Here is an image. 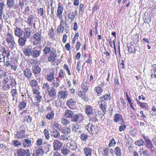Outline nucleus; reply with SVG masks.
<instances>
[{
    "label": "nucleus",
    "mask_w": 156,
    "mask_h": 156,
    "mask_svg": "<svg viewBox=\"0 0 156 156\" xmlns=\"http://www.w3.org/2000/svg\"><path fill=\"white\" fill-rule=\"evenodd\" d=\"M39 155H40L44 154V151L43 150L40 148H38L37 150L34 151Z\"/></svg>",
    "instance_id": "obj_47"
},
{
    "label": "nucleus",
    "mask_w": 156,
    "mask_h": 156,
    "mask_svg": "<svg viewBox=\"0 0 156 156\" xmlns=\"http://www.w3.org/2000/svg\"><path fill=\"white\" fill-rule=\"evenodd\" d=\"M23 73L25 77L27 78L31 77L32 75L31 70L29 68H27L23 71Z\"/></svg>",
    "instance_id": "obj_18"
},
{
    "label": "nucleus",
    "mask_w": 156,
    "mask_h": 156,
    "mask_svg": "<svg viewBox=\"0 0 156 156\" xmlns=\"http://www.w3.org/2000/svg\"><path fill=\"white\" fill-rule=\"evenodd\" d=\"M7 76V74L5 71L3 70L0 71V78H2Z\"/></svg>",
    "instance_id": "obj_50"
},
{
    "label": "nucleus",
    "mask_w": 156,
    "mask_h": 156,
    "mask_svg": "<svg viewBox=\"0 0 156 156\" xmlns=\"http://www.w3.org/2000/svg\"><path fill=\"white\" fill-rule=\"evenodd\" d=\"M114 152L116 156H121V152L119 147H115Z\"/></svg>",
    "instance_id": "obj_33"
},
{
    "label": "nucleus",
    "mask_w": 156,
    "mask_h": 156,
    "mask_svg": "<svg viewBox=\"0 0 156 156\" xmlns=\"http://www.w3.org/2000/svg\"><path fill=\"white\" fill-rule=\"evenodd\" d=\"M23 31V30L20 28L17 27L16 29H15V34L16 35L19 37H21Z\"/></svg>",
    "instance_id": "obj_20"
},
{
    "label": "nucleus",
    "mask_w": 156,
    "mask_h": 156,
    "mask_svg": "<svg viewBox=\"0 0 156 156\" xmlns=\"http://www.w3.org/2000/svg\"><path fill=\"white\" fill-rule=\"evenodd\" d=\"M41 53V49L39 48L35 47L32 50L31 56L34 58H36L40 56Z\"/></svg>",
    "instance_id": "obj_3"
},
{
    "label": "nucleus",
    "mask_w": 156,
    "mask_h": 156,
    "mask_svg": "<svg viewBox=\"0 0 156 156\" xmlns=\"http://www.w3.org/2000/svg\"><path fill=\"white\" fill-rule=\"evenodd\" d=\"M66 147L70 150L75 151L77 148L76 144L74 141L71 140L70 142L68 143L66 145Z\"/></svg>",
    "instance_id": "obj_9"
},
{
    "label": "nucleus",
    "mask_w": 156,
    "mask_h": 156,
    "mask_svg": "<svg viewBox=\"0 0 156 156\" xmlns=\"http://www.w3.org/2000/svg\"><path fill=\"white\" fill-rule=\"evenodd\" d=\"M11 95L13 98L12 100V101H13L15 100L16 98H17L16 96L17 94V90L16 89H13L12 90L11 92Z\"/></svg>",
    "instance_id": "obj_32"
},
{
    "label": "nucleus",
    "mask_w": 156,
    "mask_h": 156,
    "mask_svg": "<svg viewBox=\"0 0 156 156\" xmlns=\"http://www.w3.org/2000/svg\"><path fill=\"white\" fill-rule=\"evenodd\" d=\"M100 103V104H99L103 112L105 113L106 111L107 104L105 101L102 100H101Z\"/></svg>",
    "instance_id": "obj_21"
},
{
    "label": "nucleus",
    "mask_w": 156,
    "mask_h": 156,
    "mask_svg": "<svg viewBox=\"0 0 156 156\" xmlns=\"http://www.w3.org/2000/svg\"><path fill=\"white\" fill-rule=\"evenodd\" d=\"M26 106V103L24 101H22L20 103L19 108L20 110L25 108Z\"/></svg>",
    "instance_id": "obj_39"
},
{
    "label": "nucleus",
    "mask_w": 156,
    "mask_h": 156,
    "mask_svg": "<svg viewBox=\"0 0 156 156\" xmlns=\"http://www.w3.org/2000/svg\"><path fill=\"white\" fill-rule=\"evenodd\" d=\"M82 89L83 90V93L85 94L88 90V87L86 85L85 83L82 84L81 85Z\"/></svg>",
    "instance_id": "obj_37"
},
{
    "label": "nucleus",
    "mask_w": 156,
    "mask_h": 156,
    "mask_svg": "<svg viewBox=\"0 0 156 156\" xmlns=\"http://www.w3.org/2000/svg\"><path fill=\"white\" fill-rule=\"evenodd\" d=\"M68 94L66 90L60 91L58 92V97L59 99H64L68 96Z\"/></svg>",
    "instance_id": "obj_10"
},
{
    "label": "nucleus",
    "mask_w": 156,
    "mask_h": 156,
    "mask_svg": "<svg viewBox=\"0 0 156 156\" xmlns=\"http://www.w3.org/2000/svg\"><path fill=\"white\" fill-rule=\"evenodd\" d=\"M44 132L46 139L48 140L50 138V135L48 130L45 129L44 130Z\"/></svg>",
    "instance_id": "obj_49"
},
{
    "label": "nucleus",
    "mask_w": 156,
    "mask_h": 156,
    "mask_svg": "<svg viewBox=\"0 0 156 156\" xmlns=\"http://www.w3.org/2000/svg\"><path fill=\"white\" fill-rule=\"evenodd\" d=\"M128 51L131 53H135L136 49L135 47L132 45H131L129 46L128 47Z\"/></svg>",
    "instance_id": "obj_40"
},
{
    "label": "nucleus",
    "mask_w": 156,
    "mask_h": 156,
    "mask_svg": "<svg viewBox=\"0 0 156 156\" xmlns=\"http://www.w3.org/2000/svg\"><path fill=\"white\" fill-rule=\"evenodd\" d=\"M62 153L65 155H67L70 152L69 150L66 147H64L61 150Z\"/></svg>",
    "instance_id": "obj_36"
},
{
    "label": "nucleus",
    "mask_w": 156,
    "mask_h": 156,
    "mask_svg": "<svg viewBox=\"0 0 156 156\" xmlns=\"http://www.w3.org/2000/svg\"><path fill=\"white\" fill-rule=\"evenodd\" d=\"M49 86L50 85L48 83H45L43 84V88L47 90L50 88Z\"/></svg>",
    "instance_id": "obj_61"
},
{
    "label": "nucleus",
    "mask_w": 156,
    "mask_h": 156,
    "mask_svg": "<svg viewBox=\"0 0 156 156\" xmlns=\"http://www.w3.org/2000/svg\"><path fill=\"white\" fill-rule=\"evenodd\" d=\"M70 122V121L67 119H63L61 120V122L64 125H66Z\"/></svg>",
    "instance_id": "obj_59"
},
{
    "label": "nucleus",
    "mask_w": 156,
    "mask_h": 156,
    "mask_svg": "<svg viewBox=\"0 0 156 156\" xmlns=\"http://www.w3.org/2000/svg\"><path fill=\"white\" fill-rule=\"evenodd\" d=\"M104 84V83L103 84L101 83L99 85L98 87H96L95 88V90L97 92L98 96L99 95L98 94H100L103 91V90L102 89L101 87Z\"/></svg>",
    "instance_id": "obj_24"
},
{
    "label": "nucleus",
    "mask_w": 156,
    "mask_h": 156,
    "mask_svg": "<svg viewBox=\"0 0 156 156\" xmlns=\"http://www.w3.org/2000/svg\"><path fill=\"white\" fill-rule=\"evenodd\" d=\"M48 95L52 99H55L56 97V90L54 88H52L48 91Z\"/></svg>",
    "instance_id": "obj_19"
},
{
    "label": "nucleus",
    "mask_w": 156,
    "mask_h": 156,
    "mask_svg": "<svg viewBox=\"0 0 156 156\" xmlns=\"http://www.w3.org/2000/svg\"><path fill=\"white\" fill-rule=\"evenodd\" d=\"M146 142V147L147 148H152L153 147V145L150 139Z\"/></svg>",
    "instance_id": "obj_45"
},
{
    "label": "nucleus",
    "mask_w": 156,
    "mask_h": 156,
    "mask_svg": "<svg viewBox=\"0 0 156 156\" xmlns=\"http://www.w3.org/2000/svg\"><path fill=\"white\" fill-rule=\"evenodd\" d=\"M85 112L86 114L88 116L93 115L95 113V111H94L93 108L90 105H87L85 109Z\"/></svg>",
    "instance_id": "obj_8"
},
{
    "label": "nucleus",
    "mask_w": 156,
    "mask_h": 156,
    "mask_svg": "<svg viewBox=\"0 0 156 156\" xmlns=\"http://www.w3.org/2000/svg\"><path fill=\"white\" fill-rule=\"evenodd\" d=\"M10 80V78H9L7 76H5V77L4 78V80L3 81V83L5 84H6Z\"/></svg>",
    "instance_id": "obj_62"
},
{
    "label": "nucleus",
    "mask_w": 156,
    "mask_h": 156,
    "mask_svg": "<svg viewBox=\"0 0 156 156\" xmlns=\"http://www.w3.org/2000/svg\"><path fill=\"white\" fill-rule=\"evenodd\" d=\"M12 142L13 143V145L16 147H18L21 145V142L17 140H15L13 141Z\"/></svg>",
    "instance_id": "obj_54"
},
{
    "label": "nucleus",
    "mask_w": 156,
    "mask_h": 156,
    "mask_svg": "<svg viewBox=\"0 0 156 156\" xmlns=\"http://www.w3.org/2000/svg\"><path fill=\"white\" fill-rule=\"evenodd\" d=\"M79 116L78 115L76 114L73 117H72V118L71 119V121L72 122H77L78 121V119L79 118Z\"/></svg>",
    "instance_id": "obj_41"
},
{
    "label": "nucleus",
    "mask_w": 156,
    "mask_h": 156,
    "mask_svg": "<svg viewBox=\"0 0 156 156\" xmlns=\"http://www.w3.org/2000/svg\"><path fill=\"white\" fill-rule=\"evenodd\" d=\"M25 128L24 126H22L19 131H17L16 135V137L18 138H23L25 135Z\"/></svg>",
    "instance_id": "obj_4"
},
{
    "label": "nucleus",
    "mask_w": 156,
    "mask_h": 156,
    "mask_svg": "<svg viewBox=\"0 0 156 156\" xmlns=\"http://www.w3.org/2000/svg\"><path fill=\"white\" fill-rule=\"evenodd\" d=\"M61 133L65 135H67L69 134L71 132V129L70 128L67 127H63L61 130Z\"/></svg>",
    "instance_id": "obj_22"
},
{
    "label": "nucleus",
    "mask_w": 156,
    "mask_h": 156,
    "mask_svg": "<svg viewBox=\"0 0 156 156\" xmlns=\"http://www.w3.org/2000/svg\"><path fill=\"white\" fill-rule=\"evenodd\" d=\"M116 144V142L115 141V140L114 139H112V140H111L108 146L110 147H112L113 146Z\"/></svg>",
    "instance_id": "obj_64"
},
{
    "label": "nucleus",
    "mask_w": 156,
    "mask_h": 156,
    "mask_svg": "<svg viewBox=\"0 0 156 156\" xmlns=\"http://www.w3.org/2000/svg\"><path fill=\"white\" fill-rule=\"evenodd\" d=\"M42 37L41 36V33H37L35 34L34 35V38L37 41H41Z\"/></svg>",
    "instance_id": "obj_29"
},
{
    "label": "nucleus",
    "mask_w": 156,
    "mask_h": 156,
    "mask_svg": "<svg viewBox=\"0 0 156 156\" xmlns=\"http://www.w3.org/2000/svg\"><path fill=\"white\" fill-rule=\"evenodd\" d=\"M73 112V111L69 110H66L65 112V117L67 118H69L70 115L72 114Z\"/></svg>",
    "instance_id": "obj_53"
},
{
    "label": "nucleus",
    "mask_w": 156,
    "mask_h": 156,
    "mask_svg": "<svg viewBox=\"0 0 156 156\" xmlns=\"http://www.w3.org/2000/svg\"><path fill=\"white\" fill-rule=\"evenodd\" d=\"M31 33V32L30 28H25L23 37H25L27 39H28L30 37Z\"/></svg>",
    "instance_id": "obj_17"
},
{
    "label": "nucleus",
    "mask_w": 156,
    "mask_h": 156,
    "mask_svg": "<svg viewBox=\"0 0 156 156\" xmlns=\"http://www.w3.org/2000/svg\"><path fill=\"white\" fill-rule=\"evenodd\" d=\"M34 17L33 15H31L29 17L28 19V23L30 25L32 26L33 25L34 27L35 26V23H34L33 22V19Z\"/></svg>",
    "instance_id": "obj_28"
},
{
    "label": "nucleus",
    "mask_w": 156,
    "mask_h": 156,
    "mask_svg": "<svg viewBox=\"0 0 156 156\" xmlns=\"http://www.w3.org/2000/svg\"><path fill=\"white\" fill-rule=\"evenodd\" d=\"M10 78L11 80V83L10 85L11 87H13L15 86L17 84V83L15 79L13 78L12 76H10Z\"/></svg>",
    "instance_id": "obj_34"
},
{
    "label": "nucleus",
    "mask_w": 156,
    "mask_h": 156,
    "mask_svg": "<svg viewBox=\"0 0 156 156\" xmlns=\"http://www.w3.org/2000/svg\"><path fill=\"white\" fill-rule=\"evenodd\" d=\"M60 133L57 129H53L51 132V135L55 138L58 139L60 136Z\"/></svg>",
    "instance_id": "obj_16"
},
{
    "label": "nucleus",
    "mask_w": 156,
    "mask_h": 156,
    "mask_svg": "<svg viewBox=\"0 0 156 156\" xmlns=\"http://www.w3.org/2000/svg\"><path fill=\"white\" fill-rule=\"evenodd\" d=\"M13 39L12 35L10 33H8L6 38V41L8 43H11Z\"/></svg>",
    "instance_id": "obj_30"
},
{
    "label": "nucleus",
    "mask_w": 156,
    "mask_h": 156,
    "mask_svg": "<svg viewBox=\"0 0 156 156\" xmlns=\"http://www.w3.org/2000/svg\"><path fill=\"white\" fill-rule=\"evenodd\" d=\"M32 142L30 139H25L23 140L22 144L24 147H28L32 145Z\"/></svg>",
    "instance_id": "obj_11"
},
{
    "label": "nucleus",
    "mask_w": 156,
    "mask_h": 156,
    "mask_svg": "<svg viewBox=\"0 0 156 156\" xmlns=\"http://www.w3.org/2000/svg\"><path fill=\"white\" fill-rule=\"evenodd\" d=\"M14 2V0H7L6 4L8 7L12 8L13 7Z\"/></svg>",
    "instance_id": "obj_31"
},
{
    "label": "nucleus",
    "mask_w": 156,
    "mask_h": 156,
    "mask_svg": "<svg viewBox=\"0 0 156 156\" xmlns=\"http://www.w3.org/2000/svg\"><path fill=\"white\" fill-rule=\"evenodd\" d=\"M144 141L141 139L137 140L135 142V144L138 146H143L144 144Z\"/></svg>",
    "instance_id": "obj_42"
},
{
    "label": "nucleus",
    "mask_w": 156,
    "mask_h": 156,
    "mask_svg": "<svg viewBox=\"0 0 156 156\" xmlns=\"http://www.w3.org/2000/svg\"><path fill=\"white\" fill-rule=\"evenodd\" d=\"M57 55L55 50H52L49 54L48 58V61L51 62H53L57 59Z\"/></svg>",
    "instance_id": "obj_2"
},
{
    "label": "nucleus",
    "mask_w": 156,
    "mask_h": 156,
    "mask_svg": "<svg viewBox=\"0 0 156 156\" xmlns=\"http://www.w3.org/2000/svg\"><path fill=\"white\" fill-rule=\"evenodd\" d=\"M24 150L23 149H20L18 150V156H24Z\"/></svg>",
    "instance_id": "obj_51"
},
{
    "label": "nucleus",
    "mask_w": 156,
    "mask_h": 156,
    "mask_svg": "<svg viewBox=\"0 0 156 156\" xmlns=\"http://www.w3.org/2000/svg\"><path fill=\"white\" fill-rule=\"evenodd\" d=\"M54 112H52L48 113L46 115V118L48 119H53L54 117Z\"/></svg>",
    "instance_id": "obj_44"
},
{
    "label": "nucleus",
    "mask_w": 156,
    "mask_h": 156,
    "mask_svg": "<svg viewBox=\"0 0 156 156\" xmlns=\"http://www.w3.org/2000/svg\"><path fill=\"white\" fill-rule=\"evenodd\" d=\"M59 77L61 78H63L66 76L65 73H64L63 70L62 69L59 71Z\"/></svg>",
    "instance_id": "obj_56"
},
{
    "label": "nucleus",
    "mask_w": 156,
    "mask_h": 156,
    "mask_svg": "<svg viewBox=\"0 0 156 156\" xmlns=\"http://www.w3.org/2000/svg\"><path fill=\"white\" fill-rule=\"evenodd\" d=\"M44 54L47 55L51 51V48L50 47L45 46L43 49Z\"/></svg>",
    "instance_id": "obj_35"
},
{
    "label": "nucleus",
    "mask_w": 156,
    "mask_h": 156,
    "mask_svg": "<svg viewBox=\"0 0 156 156\" xmlns=\"http://www.w3.org/2000/svg\"><path fill=\"white\" fill-rule=\"evenodd\" d=\"M25 120L28 123H30L32 121V117H30V115H28L25 116Z\"/></svg>",
    "instance_id": "obj_57"
},
{
    "label": "nucleus",
    "mask_w": 156,
    "mask_h": 156,
    "mask_svg": "<svg viewBox=\"0 0 156 156\" xmlns=\"http://www.w3.org/2000/svg\"><path fill=\"white\" fill-rule=\"evenodd\" d=\"M4 91H7L10 88V85L9 84H5L2 87Z\"/></svg>",
    "instance_id": "obj_58"
},
{
    "label": "nucleus",
    "mask_w": 156,
    "mask_h": 156,
    "mask_svg": "<svg viewBox=\"0 0 156 156\" xmlns=\"http://www.w3.org/2000/svg\"><path fill=\"white\" fill-rule=\"evenodd\" d=\"M52 128L55 129L56 128L60 130L61 128V126L56 122H54L52 126Z\"/></svg>",
    "instance_id": "obj_43"
},
{
    "label": "nucleus",
    "mask_w": 156,
    "mask_h": 156,
    "mask_svg": "<svg viewBox=\"0 0 156 156\" xmlns=\"http://www.w3.org/2000/svg\"><path fill=\"white\" fill-rule=\"evenodd\" d=\"M84 152L86 156H91V149L90 148L86 147L83 149Z\"/></svg>",
    "instance_id": "obj_23"
},
{
    "label": "nucleus",
    "mask_w": 156,
    "mask_h": 156,
    "mask_svg": "<svg viewBox=\"0 0 156 156\" xmlns=\"http://www.w3.org/2000/svg\"><path fill=\"white\" fill-rule=\"evenodd\" d=\"M87 129L89 133L92 135L96 134L98 132L100 127L97 125H93L92 124H88Z\"/></svg>",
    "instance_id": "obj_1"
},
{
    "label": "nucleus",
    "mask_w": 156,
    "mask_h": 156,
    "mask_svg": "<svg viewBox=\"0 0 156 156\" xmlns=\"http://www.w3.org/2000/svg\"><path fill=\"white\" fill-rule=\"evenodd\" d=\"M5 4L4 3L0 2V17H1L3 14V11L4 8Z\"/></svg>",
    "instance_id": "obj_46"
},
{
    "label": "nucleus",
    "mask_w": 156,
    "mask_h": 156,
    "mask_svg": "<svg viewBox=\"0 0 156 156\" xmlns=\"http://www.w3.org/2000/svg\"><path fill=\"white\" fill-rule=\"evenodd\" d=\"M88 137L87 135L83 133L81 135L80 138L83 141H86L88 139Z\"/></svg>",
    "instance_id": "obj_52"
},
{
    "label": "nucleus",
    "mask_w": 156,
    "mask_h": 156,
    "mask_svg": "<svg viewBox=\"0 0 156 156\" xmlns=\"http://www.w3.org/2000/svg\"><path fill=\"white\" fill-rule=\"evenodd\" d=\"M41 69V68L36 64L34 63L32 65V70L35 75L40 73Z\"/></svg>",
    "instance_id": "obj_7"
},
{
    "label": "nucleus",
    "mask_w": 156,
    "mask_h": 156,
    "mask_svg": "<svg viewBox=\"0 0 156 156\" xmlns=\"http://www.w3.org/2000/svg\"><path fill=\"white\" fill-rule=\"evenodd\" d=\"M152 69L151 70V76L153 75L154 77L156 78V64H154L151 66Z\"/></svg>",
    "instance_id": "obj_26"
},
{
    "label": "nucleus",
    "mask_w": 156,
    "mask_h": 156,
    "mask_svg": "<svg viewBox=\"0 0 156 156\" xmlns=\"http://www.w3.org/2000/svg\"><path fill=\"white\" fill-rule=\"evenodd\" d=\"M62 23H61V21H60V25L58 26V27L57 28V31L58 33L61 32L62 33L64 31V30L63 28H62Z\"/></svg>",
    "instance_id": "obj_48"
},
{
    "label": "nucleus",
    "mask_w": 156,
    "mask_h": 156,
    "mask_svg": "<svg viewBox=\"0 0 156 156\" xmlns=\"http://www.w3.org/2000/svg\"><path fill=\"white\" fill-rule=\"evenodd\" d=\"M76 101L74 99L71 98L68 100L66 102V105L70 108L74 109L76 107Z\"/></svg>",
    "instance_id": "obj_6"
},
{
    "label": "nucleus",
    "mask_w": 156,
    "mask_h": 156,
    "mask_svg": "<svg viewBox=\"0 0 156 156\" xmlns=\"http://www.w3.org/2000/svg\"><path fill=\"white\" fill-rule=\"evenodd\" d=\"M55 72L52 71L50 72L46 76V79L47 80L50 82H52L55 81L54 80Z\"/></svg>",
    "instance_id": "obj_14"
},
{
    "label": "nucleus",
    "mask_w": 156,
    "mask_h": 156,
    "mask_svg": "<svg viewBox=\"0 0 156 156\" xmlns=\"http://www.w3.org/2000/svg\"><path fill=\"white\" fill-rule=\"evenodd\" d=\"M30 84L32 87H35L38 85V83L36 80H33L30 82Z\"/></svg>",
    "instance_id": "obj_55"
},
{
    "label": "nucleus",
    "mask_w": 156,
    "mask_h": 156,
    "mask_svg": "<svg viewBox=\"0 0 156 156\" xmlns=\"http://www.w3.org/2000/svg\"><path fill=\"white\" fill-rule=\"evenodd\" d=\"M54 30L52 28L51 29H50L49 30V32H48V35H49L50 37H53L54 36Z\"/></svg>",
    "instance_id": "obj_60"
},
{
    "label": "nucleus",
    "mask_w": 156,
    "mask_h": 156,
    "mask_svg": "<svg viewBox=\"0 0 156 156\" xmlns=\"http://www.w3.org/2000/svg\"><path fill=\"white\" fill-rule=\"evenodd\" d=\"M36 144L37 146H40L42 144L43 140L41 138L38 139L36 141Z\"/></svg>",
    "instance_id": "obj_63"
},
{
    "label": "nucleus",
    "mask_w": 156,
    "mask_h": 156,
    "mask_svg": "<svg viewBox=\"0 0 156 156\" xmlns=\"http://www.w3.org/2000/svg\"><path fill=\"white\" fill-rule=\"evenodd\" d=\"M81 126L78 124L73 125L72 126V131L75 133H80L82 131L80 130Z\"/></svg>",
    "instance_id": "obj_13"
},
{
    "label": "nucleus",
    "mask_w": 156,
    "mask_h": 156,
    "mask_svg": "<svg viewBox=\"0 0 156 156\" xmlns=\"http://www.w3.org/2000/svg\"><path fill=\"white\" fill-rule=\"evenodd\" d=\"M27 41V39L23 37H19L18 40V43L19 45L21 47L24 46Z\"/></svg>",
    "instance_id": "obj_12"
},
{
    "label": "nucleus",
    "mask_w": 156,
    "mask_h": 156,
    "mask_svg": "<svg viewBox=\"0 0 156 156\" xmlns=\"http://www.w3.org/2000/svg\"><path fill=\"white\" fill-rule=\"evenodd\" d=\"M32 50L30 48H25L23 49V52L26 56L30 57L31 55V53Z\"/></svg>",
    "instance_id": "obj_27"
},
{
    "label": "nucleus",
    "mask_w": 156,
    "mask_h": 156,
    "mask_svg": "<svg viewBox=\"0 0 156 156\" xmlns=\"http://www.w3.org/2000/svg\"><path fill=\"white\" fill-rule=\"evenodd\" d=\"M63 11V7L61 6L59 4H58V7L57 10V16L59 17V19L62 18V13Z\"/></svg>",
    "instance_id": "obj_15"
},
{
    "label": "nucleus",
    "mask_w": 156,
    "mask_h": 156,
    "mask_svg": "<svg viewBox=\"0 0 156 156\" xmlns=\"http://www.w3.org/2000/svg\"><path fill=\"white\" fill-rule=\"evenodd\" d=\"M62 143L58 140H54L53 141V146L54 149L55 151H58L62 147Z\"/></svg>",
    "instance_id": "obj_5"
},
{
    "label": "nucleus",
    "mask_w": 156,
    "mask_h": 156,
    "mask_svg": "<svg viewBox=\"0 0 156 156\" xmlns=\"http://www.w3.org/2000/svg\"><path fill=\"white\" fill-rule=\"evenodd\" d=\"M17 44L14 40H12L11 42V45L9 46V47L12 50H14L16 48V46Z\"/></svg>",
    "instance_id": "obj_38"
},
{
    "label": "nucleus",
    "mask_w": 156,
    "mask_h": 156,
    "mask_svg": "<svg viewBox=\"0 0 156 156\" xmlns=\"http://www.w3.org/2000/svg\"><path fill=\"white\" fill-rule=\"evenodd\" d=\"M114 120L116 123L118 122L120 119H122V121H123V120L122 118V115L120 114L116 113L114 115Z\"/></svg>",
    "instance_id": "obj_25"
}]
</instances>
